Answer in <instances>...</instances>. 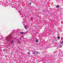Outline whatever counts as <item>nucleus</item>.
I'll list each match as a JSON object with an SVG mask.
<instances>
[{"mask_svg": "<svg viewBox=\"0 0 63 63\" xmlns=\"http://www.w3.org/2000/svg\"><path fill=\"white\" fill-rule=\"evenodd\" d=\"M15 31V30H14L12 31V33H11L10 35V37L9 38L8 37H6L5 38V41H8V42H11V44H12L14 43V40H13L12 39V38H13V35H15L16 32H14Z\"/></svg>", "mask_w": 63, "mask_h": 63, "instance_id": "f257e3e1", "label": "nucleus"}, {"mask_svg": "<svg viewBox=\"0 0 63 63\" xmlns=\"http://www.w3.org/2000/svg\"><path fill=\"white\" fill-rule=\"evenodd\" d=\"M25 33V32H20V33L21 34H24Z\"/></svg>", "mask_w": 63, "mask_h": 63, "instance_id": "f03ea898", "label": "nucleus"}, {"mask_svg": "<svg viewBox=\"0 0 63 63\" xmlns=\"http://www.w3.org/2000/svg\"><path fill=\"white\" fill-rule=\"evenodd\" d=\"M60 7V6L59 5H57L56 6V8H58Z\"/></svg>", "mask_w": 63, "mask_h": 63, "instance_id": "7ed1b4c3", "label": "nucleus"}, {"mask_svg": "<svg viewBox=\"0 0 63 63\" xmlns=\"http://www.w3.org/2000/svg\"><path fill=\"white\" fill-rule=\"evenodd\" d=\"M35 42L36 43H38V39H36V40H35Z\"/></svg>", "mask_w": 63, "mask_h": 63, "instance_id": "20e7f679", "label": "nucleus"}, {"mask_svg": "<svg viewBox=\"0 0 63 63\" xmlns=\"http://www.w3.org/2000/svg\"><path fill=\"white\" fill-rule=\"evenodd\" d=\"M36 53L35 52H33V54H36Z\"/></svg>", "mask_w": 63, "mask_h": 63, "instance_id": "39448f33", "label": "nucleus"}, {"mask_svg": "<svg viewBox=\"0 0 63 63\" xmlns=\"http://www.w3.org/2000/svg\"><path fill=\"white\" fill-rule=\"evenodd\" d=\"M16 6H12V8H16Z\"/></svg>", "mask_w": 63, "mask_h": 63, "instance_id": "423d86ee", "label": "nucleus"}, {"mask_svg": "<svg viewBox=\"0 0 63 63\" xmlns=\"http://www.w3.org/2000/svg\"><path fill=\"white\" fill-rule=\"evenodd\" d=\"M24 27H25V29H26V28H27V26H25Z\"/></svg>", "mask_w": 63, "mask_h": 63, "instance_id": "0eeeda50", "label": "nucleus"}, {"mask_svg": "<svg viewBox=\"0 0 63 63\" xmlns=\"http://www.w3.org/2000/svg\"><path fill=\"white\" fill-rule=\"evenodd\" d=\"M5 4H3V6H4V7H6V6H5Z\"/></svg>", "mask_w": 63, "mask_h": 63, "instance_id": "6e6552de", "label": "nucleus"}, {"mask_svg": "<svg viewBox=\"0 0 63 63\" xmlns=\"http://www.w3.org/2000/svg\"><path fill=\"white\" fill-rule=\"evenodd\" d=\"M57 38L58 39H60V37H59V36H58Z\"/></svg>", "mask_w": 63, "mask_h": 63, "instance_id": "1a4fd4ad", "label": "nucleus"}, {"mask_svg": "<svg viewBox=\"0 0 63 63\" xmlns=\"http://www.w3.org/2000/svg\"><path fill=\"white\" fill-rule=\"evenodd\" d=\"M30 52H28V53H27V54H30Z\"/></svg>", "mask_w": 63, "mask_h": 63, "instance_id": "9d476101", "label": "nucleus"}, {"mask_svg": "<svg viewBox=\"0 0 63 63\" xmlns=\"http://www.w3.org/2000/svg\"><path fill=\"white\" fill-rule=\"evenodd\" d=\"M63 40L61 42V44H63Z\"/></svg>", "mask_w": 63, "mask_h": 63, "instance_id": "9b49d317", "label": "nucleus"}, {"mask_svg": "<svg viewBox=\"0 0 63 63\" xmlns=\"http://www.w3.org/2000/svg\"><path fill=\"white\" fill-rule=\"evenodd\" d=\"M62 47V46H60V47Z\"/></svg>", "mask_w": 63, "mask_h": 63, "instance_id": "f8f14e48", "label": "nucleus"}, {"mask_svg": "<svg viewBox=\"0 0 63 63\" xmlns=\"http://www.w3.org/2000/svg\"><path fill=\"white\" fill-rule=\"evenodd\" d=\"M29 4L30 5H31V3H29Z\"/></svg>", "mask_w": 63, "mask_h": 63, "instance_id": "ddd939ff", "label": "nucleus"}, {"mask_svg": "<svg viewBox=\"0 0 63 63\" xmlns=\"http://www.w3.org/2000/svg\"><path fill=\"white\" fill-rule=\"evenodd\" d=\"M20 11H19V12H18V13H20Z\"/></svg>", "mask_w": 63, "mask_h": 63, "instance_id": "4468645a", "label": "nucleus"}, {"mask_svg": "<svg viewBox=\"0 0 63 63\" xmlns=\"http://www.w3.org/2000/svg\"><path fill=\"white\" fill-rule=\"evenodd\" d=\"M3 51H5V49H4L3 50Z\"/></svg>", "mask_w": 63, "mask_h": 63, "instance_id": "2eb2a0df", "label": "nucleus"}, {"mask_svg": "<svg viewBox=\"0 0 63 63\" xmlns=\"http://www.w3.org/2000/svg\"><path fill=\"white\" fill-rule=\"evenodd\" d=\"M20 15H21V13H20Z\"/></svg>", "mask_w": 63, "mask_h": 63, "instance_id": "dca6fc26", "label": "nucleus"}, {"mask_svg": "<svg viewBox=\"0 0 63 63\" xmlns=\"http://www.w3.org/2000/svg\"><path fill=\"white\" fill-rule=\"evenodd\" d=\"M20 40H21V38H20Z\"/></svg>", "mask_w": 63, "mask_h": 63, "instance_id": "f3484780", "label": "nucleus"}, {"mask_svg": "<svg viewBox=\"0 0 63 63\" xmlns=\"http://www.w3.org/2000/svg\"><path fill=\"white\" fill-rule=\"evenodd\" d=\"M0 4H1V3H0Z\"/></svg>", "mask_w": 63, "mask_h": 63, "instance_id": "a211bd4d", "label": "nucleus"}]
</instances>
